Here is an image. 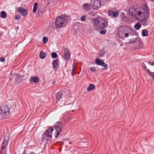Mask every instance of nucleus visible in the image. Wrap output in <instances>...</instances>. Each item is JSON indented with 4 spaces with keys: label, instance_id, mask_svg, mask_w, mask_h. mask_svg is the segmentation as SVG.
Wrapping results in <instances>:
<instances>
[{
    "label": "nucleus",
    "instance_id": "obj_25",
    "mask_svg": "<svg viewBox=\"0 0 154 154\" xmlns=\"http://www.w3.org/2000/svg\"><path fill=\"white\" fill-rule=\"evenodd\" d=\"M38 3L37 2H35L33 8V13H35L36 11V9H37V7L38 6Z\"/></svg>",
    "mask_w": 154,
    "mask_h": 154
},
{
    "label": "nucleus",
    "instance_id": "obj_14",
    "mask_svg": "<svg viewBox=\"0 0 154 154\" xmlns=\"http://www.w3.org/2000/svg\"><path fill=\"white\" fill-rule=\"evenodd\" d=\"M17 11L20 14L23 16L26 15L27 13L26 10L22 7L18 8H17Z\"/></svg>",
    "mask_w": 154,
    "mask_h": 154
},
{
    "label": "nucleus",
    "instance_id": "obj_23",
    "mask_svg": "<svg viewBox=\"0 0 154 154\" xmlns=\"http://www.w3.org/2000/svg\"><path fill=\"white\" fill-rule=\"evenodd\" d=\"M39 56L40 58L42 59L45 58L46 56V54L45 52H41L40 53Z\"/></svg>",
    "mask_w": 154,
    "mask_h": 154
},
{
    "label": "nucleus",
    "instance_id": "obj_30",
    "mask_svg": "<svg viewBox=\"0 0 154 154\" xmlns=\"http://www.w3.org/2000/svg\"><path fill=\"white\" fill-rule=\"evenodd\" d=\"M86 16L85 15H82L81 18V20L83 21H85L86 20Z\"/></svg>",
    "mask_w": 154,
    "mask_h": 154
},
{
    "label": "nucleus",
    "instance_id": "obj_20",
    "mask_svg": "<svg viewBox=\"0 0 154 154\" xmlns=\"http://www.w3.org/2000/svg\"><path fill=\"white\" fill-rule=\"evenodd\" d=\"M62 94L61 92H58L57 93L56 96V98L58 100H60V99L61 98Z\"/></svg>",
    "mask_w": 154,
    "mask_h": 154
},
{
    "label": "nucleus",
    "instance_id": "obj_19",
    "mask_svg": "<svg viewBox=\"0 0 154 154\" xmlns=\"http://www.w3.org/2000/svg\"><path fill=\"white\" fill-rule=\"evenodd\" d=\"M95 88L94 85L92 84H90L89 86L87 88V90L88 91H90L94 89Z\"/></svg>",
    "mask_w": 154,
    "mask_h": 154
},
{
    "label": "nucleus",
    "instance_id": "obj_22",
    "mask_svg": "<svg viewBox=\"0 0 154 154\" xmlns=\"http://www.w3.org/2000/svg\"><path fill=\"white\" fill-rule=\"evenodd\" d=\"M6 13L4 11H2L1 12V17L2 18H5L6 17Z\"/></svg>",
    "mask_w": 154,
    "mask_h": 154
},
{
    "label": "nucleus",
    "instance_id": "obj_1",
    "mask_svg": "<svg viewBox=\"0 0 154 154\" xmlns=\"http://www.w3.org/2000/svg\"><path fill=\"white\" fill-rule=\"evenodd\" d=\"M129 11L130 15L141 22L146 21L149 17V9L146 5L142 6L140 8L137 9L130 7L129 8Z\"/></svg>",
    "mask_w": 154,
    "mask_h": 154
},
{
    "label": "nucleus",
    "instance_id": "obj_38",
    "mask_svg": "<svg viewBox=\"0 0 154 154\" xmlns=\"http://www.w3.org/2000/svg\"><path fill=\"white\" fill-rule=\"evenodd\" d=\"M53 84L54 83V82H53Z\"/></svg>",
    "mask_w": 154,
    "mask_h": 154
},
{
    "label": "nucleus",
    "instance_id": "obj_12",
    "mask_svg": "<svg viewBox=\"0 0 154 154\" xmlns=\"http://www.w3.org/2000/svg\"><path fill=\"white\" fill-rule=\"evenodd\" d=\"M64 52L65 59L66 60L68 61L69 60L70 57L69 51L68 49L65 48L64 49Z\"/></svg>",
    "mask_w": 154,
    "mask_h": 154
},
{
    "label": "nucleus",
    "instance_id": "obj_21",
    "mask_svg": "<svg viewBox=\"0 0 154 154\" xmlns=\"http://www.w3.org/2000/svg\"><path fill=\"white\" fill-rule=\"evenodd\" d=\"M141 25L139 23H136L134 25V28L137 30H138L141 27Z\"/></svg>",
    "mask_w": 154,
    "mask_h": 154
},
{
    "label": "nucleus",
    "instance_id": "obj_4",
    "mask_svg": "<svg viewBox=\"0 0 154 154\" xmlns=\"http://www.w3.org/2000/svg\"><path fill=\"white\" fill-rule=\"evenodd\" d=\"M69 20V17L61 15L56 18L55 24L57 27H62L66 25L67 23Z\"/></svg>",
    "mask_w": 154,
    "mask_h": 154
},
{
    "label": "nucleus",
    "instance_id": "obj_32",
    "mask_svg": "<svg viewBox=\"0 0 154 154\" xmlns=\"http://www.w3.org/2000/svg\"><path fill=\"white\" fill-rule=\"evenodd\" d=\"M135 41H136V39H134L133 40L130 41L129 42V43H134L135 42Z\"/></svg>",
    "mask_w": 154,
    "mask_h": 154
},
{
    "label": "nucleus",
    "instance_id": "obj_7",
    "mask_svg": "<svg viewBox=\"0 0 154 154\" xmlns=\"http://www.w3.org/2000/svg\"><path fill=\"white\" fill-rule=\"evenodd\" d=\"M9 139L10 137L8 135L5 136L4 141L2 144V147L1 149L0 154H6L5 151V147L7 145Z\"/></svg>",
    "mask_w": 154,
    "mask_h": 154
},
{
    "label": "nucleus",
    "instance_id": "obj_28",
    "mask_svg": "<svg viewBox=\"0 0 154 154\" xmlns=\"http://www.w3.org/2000/svg\"><path fill=\"white\" fill-rule=\"evenodd\" d=\"M48 40V38L47 37H44L43 38V42L44 43H47Z\"/></svg>",
    "mask_w": 154,
    "mask_h": 154
},
{
    "label": "nucleus",
    "instance_id": "obj_36",
    "mask_svg": "<svg viewBox=\"0 0 154 154\" xmlns=\"http://www.w3.org/2000/svg\"><path fill=\"white\" fill-rule=\"evenodd\" d=\"M144 68L145 69H147V67H146V66L145 65L144 66Z\"/></svg>",
    "mask_w": 154,
    "mask_h": 154
},
{
    "label": "nucleus",
    "instance_id": "obj_9",
    "mask_svg": "<svg viewBox=\"0 0 154 154\" xmlns=\"http://www.w3.org/2000/svg\"><path fill=\"white\" fill-rule=\"evenodd\" d=\"M149 66V69H147L148 72L152 75H154V62L149 61L148 63Z\"/></svg>",
    "mask_w": 154,
    "mask_h": 154
},
{
    "label": "nucleus",
    "instance_id": "obj_37",
    "mask_svg": "<svg viewBox=\"0 0 154 154\" xmlns=\"http://www.w3.org/2000/svg\"><path fill=\"white\" fill-rule=\"evenodd\" d=\"M154 75H153V77H152V78H153V79H154Z\"/></svg>",
    "mask_w": 154,
    "mask_h": 154
},
{
    "label": "nucleus",
    "instance_id": "obj_3",
    "mask_svg": "<svg viewBox=\"0 0 154 154\" xmlns=\"http://www.w3.org/2000/svg\"><path fill=\"white\" fill-rule=\"evenodd\" d=\"M131 29L128 27H124L123 26L120 27L118 31L119 36L123 39L125 38L128 37L129 34H131Z\"/></svg>",
    "mask_w": 154,
    "mask_h": 154
},
{
    "label": "nucleus",
    "instance_id": "obj_29",
    "mask_svg": "<svg viewBox=\"0 0 154 154\" xmlns=\"http://www.w3.org/2000/svg\"><path fill=\"white\" fill-rule=\"evenodd\" d=\"M106 32V30L105 29H101L100 31V33L101 34H105Z\"/></svg>",
    "mask_w": 154,
    "mask_h": 154
},
{
    "label": "nucleus",
    "instance_id": "obj_26",
    "mask_svg": "<svg viewBox=\"0 0 154 154\" xmlns=\"http://www.w3.org/2000/svg\"><path fill=\"white\" fill-rule=\"evenodd\" d=\"M51 56L53 58H56L57 56V54L55 52H52L51 54Z\"/></svg>",
    "mask_w": 154,
    "mask_h": 154
},
{
    "label": "nucleus",
    "instance_id": "obj_8",
    "mask_svg": "<svg viewBox=\"0 0 154 154\" xmlns=\"http://www.w3.org/2000/svg\"><path fill=\"white\" fill-rule=\"evenodd\" d=\"M1 115L3 116H7L9 113L10 109L6 105L2 106L0 108Z\"/></svg>",
    "mask_w": 154,
    "mask_h": 154
},
{
    "label": "nucleus",
    "instance_id": "obj_31",
    "mask_svg": "<svg viewBox=\"0 0 154 154\" xmlns=\"http://www.w3.org/2000/svg\"><path fill=\"white\" fill-rule=\"evenodd\" d=\"M15 18L16 20L18 21H19L20 19H21L20 17V15H16L15 16Z\"/></svg>",
    "mask_w": 154,
    "mask_h": 154
},
{
    "label": "nucleus",
    "instance_id": "obj_33",
    "mask_svg": "<svg viewBox=\"0 0 154 154\" xmlns=\"http://www.w3.org/2000/svg\"><path fill=\"white\" fill-rule=\"evenodd\" d=\"M90 70L91 71H92V72H94L95 71V70H96L94 68H91L90 69Z\"/></svg>",
    "mask_w": 154,
    "mask_h": 154
},
{
    "label": "nucleus",
    "instance_id": "obj_24",
    "mask_svg": "<svg viewBox=\"0 0 154 154\" xmlns=\"http://www.w3.org/2000/svg\"><path fill=\"white\" fill-rule=\"evenodd\" d=\"M142 34L143 36H145L148 35V31L146 30H143L142 31Z\"/></svg>",
    "mask_w": 154,
    "mask_h": 154
},
{
    "label": "nucleus",
    "instance_id": "obj_11",
    "mask_svg": "<svg viewBox=\"0 0 154 154\" xmlns=\"http://www.w3.org/2000/svg\"><path fill=\"white\" fill-rule=\"evenodd\" d=\"M100 2L99 0H95L94 2L93 7L94 9H97L100 7Z\"/></svg>",
    "mask_w": 154,
    "mask_h": 154
},
{
    "label": "nucleus",
    "instance_id": "obj_35",
    "mask_svg": "<svg viewBox=\"0 0 154 154\" xmlns=\"http://www.w3.org/2000/svg\"><path fill=\"white\" fill-rule=\"evenodd\" d=\"M75 62V61L74 60V64H73V68H74Z\"/></svg>",
    "mask_w": 154,
    "mask_h": 154
},
{
    "label": "nucleus",
    "instance_id": "obj_2",
    "mask_svg": "<svg viewBox=\"0 0 154 154\" xmlns=\"http://www.w3.org/2000/svg\"><path fill=\"white\" fill-rule=\"evenodd\" d=\"M91 21L93 26L98 29H103L106 28L107 26L108 22L105 19L102 18H92Z\"/></svg>",
    "mask_w": 154,
    "mask_h": 154
},
{
    "label": "nucleus",
    "instance_id": "obj_17",
    "mask_svg": "<svg viewBox=\"0 0 154 154\" xmlns=\"http://www.w3.org/2000/svg\"><path fill=\"white\" fill-rule=\"evenodd\" d=\"M90 5L88 3H85L82 6L83 9L86 10H89L90 9Z\"/></svg>",
    "mask_w": 154,
    "mask_h": 154
},
{
    "label": "nucleus",
    "instance_id": "obj_16",
    "mask_svg": "<svg viewBox=\"0 0 154 154\" xmlns=\"http://www.w3.org/2000/svg\"><path fill=\"white\" fill-rule=\"evenodd\" d=\"M58 60H54L52 62L53 68L55 70L58 69Z\"/></svg>",
    "mask_w": 154,
    "mask_h": 154
},
{
    "label": "nucleus",
    "instance_id": "obj_10",
    "mask_svg": "<svg viewBox=\"0 0 154 154\" xmlns=\"http://www.w3.org/2000/svg\"><path fill=\"white\" fill-rule=\"evenodd\" d=\"M108 14L109 16L113 17H118L119 14V12L118 11H108Z\"/></svg>",
    "mask_w": 154,
    "mask_h": 154
},
{
    "label": "nucleus",
    "instance_id": "obj_6",
    "mask_svg": "<svg viewBox=\"0 0 154 154\" xmlns=\"http://www.w3.org/2000/svg\"><path fill=\"white\" fill-rule=\"evenodd\" d=\"M63 125L61 123H57L54 127L55 131L54 130L53 134L55 137H57L61 131L62 127Z\"/></svg>",
    "mask_w": 154,
    "mask_h": 154
},
{
    "label": "nucleus",
    "instance_id": "obj_15",
    "mask_svg": "<svg viewBox=\"0 0 154 154\" xmlns=\"http://www.w3.org/2000/svg\"><path fill=\"white\" fill-rule=\"evenodd\" d=\"M14 75L15 76V80L18 83H19L22 81L21 78L23 77V75H20L18 74H15Z\"/></svg>",
    "mask_w": 154,
    "mask_h": 154
},
{
    "label": "nucleus",
    "instance_id": "obj_5",
    "mask_svg": "<svg viewBox=\"0 0 154 154\" xmlns=\"http://www.w3.org/2000/svg\"><path fill=\"white\" fill-rule=\"evenodd\" d=\"M54 129L52 128H50L43 135L44 140H49L51 139L52 135L53 134Z\"/></svg>",
    "mask_w": 154,
    "mask_h": 154
},
{
    "label": "nucleus",
    "instance_id": "obj_13",
    "mask_svg": "<svg viewBox=\"0 0 154 154\" xmlns=\"http://www.w3.org/2000/svg\"><path fill=\"white\" fill-rule=\"evenodd\" d=\"M95 62L98 65H102L103 67H106L107 66V64L104 63L103 60H100L99 59H96Z\"/></svg>",
    "mask_w": 154,
    "mask_h": 154
},
{
    "label": "nucleus",
    "instance_id": "obj_34",
    "mask_svg": "<svg viewBox=\"0 0 154 154\" xmlns=\"http://www.w3.org/2000/svg\"><path fill=\"white\" fill-rule=\"evenodd\" d=\"M5 61V59L4 58L1 57L0 58V61L2 62H3Z\"/></svg>",
    "mask_w": 154,
    "mask_h": 154
},
{
    "label": "nucleus",
    "instance_id": "obj_27",
    "mask_svg": "<svg viewBox=\"0 0 154 154\" xmlns=\"http://www.w3.org/2000/svg\"><path fill=\"white\" fill-rule=\"evenodd\" d=\"M43 13V10L42 9H41V8H39L38 10V14L39 15H41Z\"/></svg>",
    "mask_w": 154,
    "mask_h": 154
},
{
    "label": "nucleus",
    "instance_id": "obj_18",
    "mask_svg": "<svg viewBox=\"0 0 154 154\" xmlns=\"http://www.w3.org/2000/svg\"><path fill=\"white\" fill-rule=\"evenodd\" d=\"M39 81V79L38 77H35L32 76L30 79V82H32L33 81L35 82H38Z\"/></svg>",
    "mask_w": 154,
    "mask_h": 154
}]
</instances>
